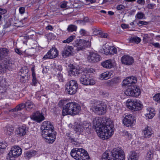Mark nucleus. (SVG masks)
Listing matches in <instances>:
<instances>
[{"instance_id":"f257e3e1","label":"nucleus","mask_w":160,"mask_h":160,"mask_svg":"<svg viewBox=\"0 0 160 160\" xmlns=\"http://www.w3.org/2000/svg\"><path fill=\"white\" fill-rule=\"evenodd\" d=\"M101 118H96L93 120L98 136L103 139H107L113 133L114 125L112 122H106L104 124Z\"/></svg>"},{"instance_id":"f03ea898","label":"nucleus","mask_w":160,"mask_h":160,"mask_svg":"<svg viewBox=\"0 0 160 160\" xmlns=\"http://www.w3.org/2000/svg\"><path fill=\"white\" fill-rule=\"evenodd\" d=\"M53 128L52 124L48 121L44 122L41 126L42 137L48 143H52L55 140L56 132L54 131Z\"/></svg>"},{"instance_id":"7ed1b4c3","label":"nucleus","mask_w":160,"mask_h":160,"mask_svg":"<svg viewBox=\"0 0 160 160\" xmlns=\"http://www.w3.org/2000/svg\"><path fill=\"white\" fill-rule=\"evenodd\" d=\"M125 160V156L123 150L119 148H115L111 151H106L102 155L101 160Z\"/></svg>"},{"instance_id":"20e7f679","label":"nucleus","mask_w":160,"mask_h":160,"mask_svg":"<svg viewBox=\"0 0 160 160\" xmlns=\"http://www.w3.org/2000/svg\"><path fill=\"white\" fill-rule=\"evenodd\" d=\"M80 110L81 107L78 104L75 102H69L63 108L62 114L64 116L67 114L74 116L78 114Z\"/></svg>"},{"instance_id":"39448f33","label":"nucleus","mask_w":160,"mask_h":160,"mask_svg":"<svg viewBox=\"0 0 160 160\" xmlns=\"http://www.w3.org/2000/svg\"><path fill=\"white\" fill-rule=\"evenodd\" d=\"M71 156L77 160H87L89 158L88 153L82 148H75L71 152Z\"/></svg>"},{"instance_id":"423d86ee","label":"nucleus","mask_w":160,"mask_h":160,"mask_svg":"<svg viewBox=\"0 0 160 160\" xmlns=\"http://www.w3.org/2000/svg\"><path fill=\"white\" fill-rule=\"evenodd\" d=\"M79 81L80 83L85 86L92 85L95 84V81L91 79L90 75L86 71H82L80 74Z\"/></svg>"},{"instance_id":"0eeeda50","label":"nucleus","mask_w":160,"mask_h":160,"mask_svg":"<svg viewBox=\"0 0 160 160\" xmlns=\"http://www.w3.org/2000/svg\"><path fill=\"white\" fill-rule=\"evenodd\" d=\"M78 88V84L76 81L71 80L66 85L65 91L68 94L74 95L77 92Z\"/></svg>"},{"instance_id":"6e6552de","label":"nucleus","mask_w":160,"mask_h":160,"mask_svg":"<svg viewBox=\"0 0 160 160\" xmlns=\"http://www.w3.org/2000/svg\"><path fill=\"white\" fill-rule=\"evenodd\" d=\"M127 103V107L134 111L140 110L143 108V105L141 102L138 100H129Z\"/></svg>"},{"instance_id":"1a4fd4ad","label":"nucleus","mask_w":160,"mask_h":160,"mask_svg":"<svg viewBox=\"0 0 160 160\" xmlns=\"http://www.w3.org/2000/svg\"><path fill=\"white\" fill-rule=\"evenodd\" d=\"M107 106L103 103L92 105L91 108L92 111L96 114L102 115L104 114L106 112Z\"/></svg>"},{"instance_id":"9d476101","label":"nucleus","mask_w":160,"mask_h":160,"mask_svg":"<svg viewBox=\"0 0 160 160\" xmlns=\"http://www.w3.org/2000/svg\"><path fill=\"white\" fill-rule=\"evenodd\" d=\"M91 43L89 40H77L75 41L74 46L76 48L75 50L77 51L83 50L86 48L89 47L91 46Z\"/></svg>"},{"instance_id":"9b49d317","label":"nucleus","mask_w":160,"mask_h":160,"mask_svg":"<svg viewBox=\"0 0 160 160\" xmlns=\"http://www.w3.org/2000/svg\"><path fill=\"white\" fill-rule=\"evenodd\" d=\"M22 150L18 146H14L12 147L7 156L8 160H14V158L18 157L21 155Z\"/></svg>"},{"instance_id":"f8f14e48","label":"nucleus","mask_w":160,"mask_h":160,"mask_svg":"<svg viewBox=\"0 0 160 160\" xmlns=\"http://www.w3.org/2000/svg\"><path fill=\"white\" fill-rule=\"evenodd\" d=\"M125 94L130 97H137L141 94V91L139 88L131 86L128 88L124 92Z\"/></svg>"},{"instance_id":"ddd939ff","label":"nucleus","mask_w":160,"mask_h":160,"mask_svg":"<svg viewBox=\"0 0 160 160\" xmlns=\"http://www.w3.org/2000/svg\"><path fill=\"white\" fill-rule=\"evenodd\" d=\"M58 51L56 48H52L43 58V59H53L56 58L58 55Z\"/></svg>"},{"instance_id":"4468645a","label":"nucleus","mask_w":160,"mask_h":160,"mask_svg":"<svg viewBox=\"0 0 160 160\" xmlns=\"http://www.w3.org/2000/svg\"><path fill=\"white\" fill-rule=\"evenodd\" d=\"M31 118L38 122H40L44 120L45 117L43 113L37 111L33 113Z\"/></svg>"},{"instance_id":"2eb2a0df","label":"nucleus","mask_w":160,"mask_h":160,"mask_svg":"<svg viewBox=\"0 0 160 160\" xmlns=\"http://www.w3.org/2000/svg\"><path fill=\"white\" fill-rule=\"evenodd\" d=\"M134 121V117L131 114L126 115L123 120V124L127 127L132 126Z\"/></svg>"},{"instance_id":"dca6fc26","label":"nucleus","mask_w":160,"mask_h":160,"mask_svg":"<svg viewBox=\"0 0 160 160\" xmlns=\"http://www.w3.org/2000/svg\"><path fill=\"white\" fill-rule=\"evenodd\" d=\"M121 61L122 64L126 65H130L134 62V60L132 57L129 55H124L121 58Z\"/></svg>"},{"instance_id":"f3484780","label":"nucleus","mask_w":160,"mask_h":160,"mask_svg":"<svg viewBox=\"0 0 160 160\" xmlns=\"http://www.w3.org/2000/svg\"><path fill=\"white\" fill-rule=\"evenodd\" d=\"M100 56L98 53L91 52L88 57L89 62L92 63L99 62L101 59Z\"/></svg>"},{"instance_id":"a211bd4d","label":"nucleus","mask_w":160,"mask_h":160,"mask_svg":"<svg viewBox=\"0 0 160 160\" xmlns=\"http://www.w3.org/2000/svg\"><path fill=\"white\" fill-rule=\"evenodd\" d=\"M73 50V48L72 46H66L62 51V57L65 58L71 55Z\"/></svg>"},{"instance_id":"6ab92c4d","label":"nucleus","mask_w":160,"mask_h":160,"mask_svg":"<svg viewBox=\"0 0 160 160\" xmlns=\"http://www.w3.org/2000/svg\"><path fill=\"white\" fill-rule=\"evenodd\" d=\"M69 67L70 69L68 71V73L70 76H75L76 74H81L82 71L79 70L77 67H76L72 64H70Z\"/></svg>"},{"instance_id":"aec40b11","label":"nucleus","mask_w":160,"mask_h":160,"mask_svg":"<svg viewBox=\"0 0 160 160\" xmlns=\"http://www.w3.org/2000/svg\"><path fill=\"white\" fill-rule=\"evenodd\" d=\"M13 66V65L12 64H7V62L1 63L0 64V74L4 73L7 69L9 70H11Z\"/></svg>"},{"instance_id":"412c9836","label":"nucleus","mask_w":160,"mask_h":160,"mask_svg":"<svg viewBox=\"0 0 160 160\" xmlns=\"http://www.w3.org/2000/svg\"><path fill=\"white\" fill-rule=\"evenodd\" d=\"M137 81L136 78L132 76L131 77L127 78L123 80L122 82L123 85H130L131 84H134Z\"/></svg>"},{"instance_id":"4be33fe9","label":"nucleus","mask_w":160,"mask_h":160,"mask_svg":"<svg viewBox=\"0 0 160 160\" xmlns=\"http://www.w3.org/2000/svg\"><path fill=\"white\" fill-rule=\"evenodd\" d=\"M142 134L145 138H149L153 133V132L149 127L147 126L142 131Z\"/></svg>"},{"instance_id":"5701e85b","label":"nucleus","mask_w":160,"mask_h":160,"mask_svg":"<svg viewBox=\"0 0 160 160\" xmlns=\"http://www.w3.org/2000/svg\"><path fill=\"white\" fill-rule=\"evenodd\" d=\"M4 131L5 134L10 136L14 132V128L12 125H8L4 128Z\"/></svg>"},{"instance_id":"b1692460","label":"nucleus","mask_w":160,"mask_h":160,"mask_svg":"<svg viewBox=\"0 0 160 160\" xmlns=\"http://www.w3.org/2000/svg\"><path fill=\"white\" fill-rule=\"evenodd\" d=\"M28 129L26 126H22L19 127L17 131V134L20 136L25 135Z\"/></svg>"},{"instance_id":"393cba45","label":"nucleus","mask_w":160,"mask_h":160,"mask_svg":"<svg viewBox=\"0 0 160 160\" xmlns=\"http://www.w3.org/2000/svg\"><path fill=\"white\" fill-rule=\"evenodd\" d=\"M101 65L104 68L108 69L111 68L113 65L112 60L111 59H108L102 62Z\"/></svg>"},{"instance_id":"a878e982","label":"nucleus","mask_w":160,"mask_h":160,"mask_svg":"<svg viewBox=\"0 0 160 160\" xmlns=\"http://www.w3.org/2000/svg\"><path fill=\"white\" fill-rule=\"evenodd\" d=\"M145 115L147 119H151L155 115L154 110L150 108L147 109Z\"/></svg>"},{"instance_id":"bb28decb","label":"nucleus","mask_w":160,"mask_h":160,"mask_svg":"<svg viewBox=\"0 0 160 160\" xmlns=\"http://www.w3.org/2000/svg\"><path fill=\"white\" fill-rule=\"evenodd\" d=\"M25 108L28 111H30L31 110H33L35 109V108L33 102L29 100H28L25 102Z\"/></svg>"},{"instance_id":"cd10ccee","label":"nucleus","mask_w":160,"mask_h":160,"mask_svg":"<svg viewBox=\"0 0 160 160\" xmlns=\"http://www.w3.org/2000/svg\"><path fill=\"white\" fill-rule=\"evenodd\" d=\"M119 82H120V78L119 77H116L108 81L107 83L108 85L113 86L118 83Z\"/></svg>"},{"instance_id":"c85d7f7f","label":"nucleus","mask_w":160,"mask_h":160,"mask_svg":"<svg viewBox=\"0 0 160 160\" xmlns=\"http://www.w3.org/2000/svg\"><path fill=\"white\" fill-rule=\"evenodd\" d=\"M6 82L5 79L0 78V93L3 92L5 91Z\"/></svg>"},{"instance_id":"c756f323","label":"nucleus","mask_w":160,"mask_h":160,"mask_svg":"<svg viewBox=\"0 0 160 160\" xmlns=\"http://www.w3.org/2000/svg\"><path fill=\"white\" fill-rule=\"evenodd\" d=\"M25 108V104L21 103L18 105L15 108L9 110V112H15L21 110Z\"/></svg>"},{"instance_id":"7c9ffc66","label":"nucleus","mask_w":160,"mask_h":160,"mask_svg":"<svg viewBox=\"0 0 160 160\" xmlns=\"http://www.w3.org/2000/svg\"><path fill=\"white\" fill-rule=\"evenodd\" d=\"M8 50L6 48H0V60L7 56L8 54Z\"/></svg>"},{"instance_id":"2f4dec72","label":"nucleus","mask_w":160,"mask_h":160,"mask_svg":"<svg viewBox=\"0 0 160 160\" xmlns=\"http://www.w3.org/2000/svg\"><path fill=\"white\" fill-rule=\"evenodd\" d=\"M138 154L135 151H133L130 154L128 160H138Z\"/></svg>"},{"instance_id":"473e14b6","label":"nucleus","mask_w":160,"mask_h":160,"mask_svg":"<svg viewBox=\"0 0 160 160\" xmlns=\"http://www.w3.org/2000/svg\"><path fill=\"white\" fill-rule=\"evenodd\" d=\"M82 124V127L84 128L83 131L86 129L87 132L89 133L90 132V129H91V124L87 121H84L83 122Z\"/></svg>"},{"instance_id":"72a5a7b5","label":"nucleus","mask_w":160,"mask_h":160,"mask_svg":"<svg viewBox=\"0 0 160 160\" xmlns=\"http://www.w3.org/2000/svg\"><path fill=\"white\" fill-rule=\"evenodd\" d=\"M110 72H105L101 74L99 77L101 80H107L110 78Z\"/></svg>"},{"instance_id":"f704fd0d","label":"nucleus","mask_w":160,"mask_h":160,"mask_svg":"<svg viewBox=\"0 0 160 160\" xmlns=\"http://www.w3.org/2000/svg\"><path fill=\"white\" fill-rule=\"evenodd\" d=\"M36 152L34 150L28 151L26 152L25 157L29 158L36 155Z\"/></svg>"},{"instance_id":"c9c22d12","label":"nucleus","mask_w":160,"mask_h":160,"mask_svg":"<svg viewBox=\"0 0 160 160\" xmlns=\"http://www.w3.org/2000/svg\"><path fill=\"white\" fill-rule=\"evenodd\" d=\"M83 127H82V124H79L77 125L75 128L76 132L81 133L83 131Z\"/></svg>"},{"instance_id":"e433bc0d","label":"nucleus","mask_w":160,"mask_h":160,"mask_svg":"<svg viewBox=\"0 0 160 160\" xmlns=\"http://www.w3.org/2000/svg\"><path fill=\"white\" fill-rule=\"evenodd\" d=\"M6 143L0 142V156L3 154L4 149L7 147Z\"/></svg>"},{"instance_id":"4c0bfd02","label":"nucleus","mask_w":160,"mask_h":160,"mask_svg":"<svg viewBox=\"0 0 160 160\" xmlns=\"http://www.w3.org/2000/svg\"><path fill=\"white\" fill-rule=\"evenodd\" d=\"M77 27L71 24L68 26L67 30L69 32H72L76 31Z\"/></svg>"},{"instance_id":"58836bf2","label":"nucleus","mask_w":160,"mask_h":160,"mask_svg":"<svg viewBox=\"0 0 160 160\" xmlns=\"http://www.w3.org/2000/svg\"><path fill=\"white\" fill-rule=\"evenodd\" d=\"M28 70L26 67H24L20 70L19 74L21 73V74H24L26 76H28Z\"/></svg>"},{"instance_id":"ea45409f","label":"nucleus","mask_w":160,"mask_h":160,"mask_svg":"<svg viewBox=\"0 0 160 160\" xmlns=\"http://www.w3.org/2000/svg\"><path fill=\"white\" fill-rule=\"evenodd\" d=\"M141 39L138 37H131L130 41L131 42H135L138 43L141 42Z\"/></svg>"},{"instance_id":"a19ab883","label":"nucleus","mask_w":160,"mask_h":160,"mask_svg":"<svg viewBox=\"0 0 160 160\" xmlns=\"http://www.w3.org/2000/svg\"><path fill=\"white\" fill-rule=\"evenodd\" d=\"M75 37L74 35H72L69 37L66 40L62 41L63 43H69V42L72 41L73 39L75 38Z\"/></svg>"},{"instance_id":"79ce46f5","label":"nucleus","mask_w":160,"mask_h":160,"mask_svg":"<svg viewBox=\"0 0 160 160\" xmlns=\"http://www.w3.org/2000/svg\"><path fill=\"white\" fill-rule=\"evenodd\" d=\"M109 55H113L117 52V49L114 47H109Z\"/></svg>"},{"instance_id":"37998d69","label":"nucleus","mask_w":160,"mask_h":160,"mask_svg":"<svg viewBox=\"0 0 160 160\" xmlns=\"http://www.w3.org/2000/svg\"><path fill=\"white\" fill-rule=\"evenodd\" d=\"M32 85L35 86L36 84L37 83V80L36 79V78L35 77V74L34 72H32Z\"/></svg>"},{"instance_id":"c03bdc74","label":"nucleus","mask_w":160,"mask_h":160,"mask_svg":"<svg viewBox=\"0 0 160 160\" xmlns=\"http://www.w3.org/2000/svg\"><path fill=\"white\" fill-rule=\"evenodd\" d=\"M153 99L157 102L160 103V93L156 94L153 97Z\"/></svg>"},{"instance_id":"a18cd8bd","label":"nucleus","mask_w":160,"mask_h":160,"mask_svg":"<svg viewBox=\"0 0 160 160\" xmlns=\"http://www.w3.org/2000/svg\"><path fill=\"white\" fill-rule=\"evenodd\" d=\"M144 16V14L141 12H138L136 15L135 17L138 19H141L143 18Z\"/></svg>"},{"instance_id":"49530a36","label":"nucleus","mask_w":160,"mask_h":160,"mask_svg":"<svg viewBox=\"0 0 160 160\" xmlns=\"http://www.w3.org/2000/svg\"><path fill=\"white\" fill-rule=\"evenodd\" d=\"M153 156V154L152 151H150L147 153L146 157L147 158H148L149 160V159H151L152 158Z\"/></svg>"},{"instance_id":"de8ad7c7","label":"nucleus","mask_w":160,"mask_h":160,"mask_svg":"<svg viewBox=\"0 0 160 160\" xmlns=\"http://www.w3.org/2000/svg\"><path fill=\"white\" fill-rule=\"evenodd\" d=\"M148 24V22L142 21H139L138 22H137V25L139 26L140 27L142 25H147Z\"/></svg>"},{"instance_id":"09e8293b","label":"nucleus","mask_w":160,"mask_h":160,"mask_svg":"<svg viewBox=\"0 0 160 160\" xmlns=\"http://www.w3.org/2000/svg\"><path fill=\"white\" fill-rule=\"evenodd\" d=\"M12 19H8L7 22L6 23L4 26V28H7L9 27L11 24Z\"/></svg>"},{"instance_id":"8fccbe9b","label":"nucleus","mask_w":160,"mask_h":160,"mask_svg":"<svg viewBox=\"0 0 160 160\" xmlns=\"http://www.w3.org/2000/svg\"><path fill=\"white\" fill-rule=\"evenodd\" d=\"M57 77L59 81L62 82L64 81V78L62 74L60 73H59L57 75Z\"/></svg>"},{"instance_id":"3c124183","label":"nucleus","mask_w":160,"mask_h":160,"mask_svg":"<svg viewBox=\"0 0 160 160\" xmlns=\"http://www.w3.org/2000/svg\"><path fill=\"white\" fill-rule=\"evenodd\" d=\"M103 51L104 52V53L106 55H108L109 54V47H105L104 48H103Z\"/></svg>"},{"instance_id":"603ef678","label":"nucleus","mask_w":160,"mask_h":160,"mask_svg":"<svg viewBox=\"0 0 160 160\" xmlns=\"http://www.w3.org/2000/svg\"><path fill=\"white\" fill-rule=\"evenodd\" d=\"M125 8V6L122 4L118 5L117 7V9L118 10H123Z\"/></svg>"},{"instance_id":"864d4df0","label":"nucleus","mask_w":160,"mask_h":160,"mask_svg":"<svg viewBox=\"0 0 160 160\" xmlns=\"http://www.w3.org/2000/svg\"><path fill=\"white\" fill-rule=\"evenodd\" d=\"M80 33L82 35H85L87 34V31L84 29H81L80 31Z\"/></svg>"},{"instance_id":"5fc2aeb1","label":"nucleus","mask_w":160,"mask_h":160,"mask_svg":"<svg viewBox=\"0 0 160 160\" xmlns=\"http://www.w3.org/2000/svg\"><path fill=\"white\" fill-rule=\"evenodd\" d=\"M67 7V2H62L61 3L60 7L61 8H66Z\"/></svg>"},{"instance_id":"6e6d98bb","label":"nucleus","mask_w":160,"mask_h":160,"mask_svg":"<svg viewBox=\"0 0 160 160\" xmlns=\"http://www.w3.org/2000/svg\"><path fill=\"white\" fill-rule=\"evenodd\" d=\"M108 34L107 33H103L102 32V33L100 36L99 37L102 38H108Z\"/></svg>"},{"instance_id":"4d7b16f0","label":"nucleus","mask_w":160,"mask_h":160,"mask_svg":"<svg viewBox=\"0 0 160 160\" xmlns=\"http://www.w3.org/2000/svg\"><path fill=\"white\" fill-rule=\"evenodd\" d=\"M25 8L23 7H21L19 9V12L20 14H22L24 13Z\"/></svg>"},{"instance_id":"13d9d810","label":"nucleus","mask_w":160,"mask_h":160,"mask_svg":"<svg viewBox=\"0 0 160 160\" xmlns=\"http://www.w3.org/2000/svg\"><path fill=\"white\" fill-rule=\"evenodd\" d=\"M15 51L19 55H21L22 54V51L20 50L18 48H16L15 49Z\"/></svg>"},{"instance_id":"bf43d9fd","label":"nucleus","mask_w":160,"mask_h":160,"mask_svg":"<svg viewBox=\"0 0 160 160\" xmlns=\"http://www.w3.org/2000/svg\"><path fill=\"white\" fill-rule=\"evenodd\" d=\"M92 30L93 31V33L95 34L97 32H98L100 30L97 28L96 27H94L92 28Z\"/></svg>"},{"instance_id":"052dcab7","label":"nucleus","mask_w":160,"mask_h":160,"mask_svg":"<svg viewBox=\"0 0 160 160\" xmlns=\"http://www.w3.org/2000/svg\"><path fill=\"white\" fill-rule=\"evenodd\" d=\"M7 12V10L5 9H3L0 8V14H4Z\"/></svg>"},{"instance_id":"680f3d73","label":"nucleus","mask_w":160,"mask_h":160,"mask_svg":"<svg viewBox=\"0 0 160 160\" xmlns=\"http://www.w3.org/2000/svg\"><path fill=\"white\" fill-rule=\"evenodd\" d=\"M65 101L63 100H61L58 102V105L59 107L62 106L64 104Z\"/></svg>"},{"instance_id":"e2e57ef3","label":"nucleus","mask_w":160,"mask_h":160,"mask_svg":"<svg viewBox=\"0 0 160 160\" xmlns=\"http://www.w3.org/2000/svg\"><path fill=\"white\" fill-rule=\"evenodd\" d=\"M71 142L73 144L75 145H77L78 144V142L76 140L75 138H72Z\"/></svg>"},{"instance_id":"0e129e2a","label":"nucleus","mask_w":160,"mask_h":160,"mask_svg":"<svg viewBox=\"0 0 160 160\" xmlns=\"http://www.w3.org/2000/svg\"><path fill=\"white\" fill-rule=\"evenodd\" d=\"M155 5L154 4H149L148 5V8L149 9H152Z\"/></svg>"},{"instance_id":"69168bd1","label":"nucleus","mask_w":160,"mask_h":160,"mask_svg":"<svg viewBox=\"0 0 160 160\" xmlns=\"http://www.w3.org/2000/svg\"><path fill=\"white\" fill-rule=\"evenodd\" d=\"M121 26L123 29H126L129 28L128 25L126 24H122Z\"/></svg>"},{"instance_id":"338daca9","label":"nucleus","mask_w":160,"mask_h":160,"mask_svg":"<svg viewBox=\"0 0 160 160\" xmlns=\"http://www.w3.org/2000/svg\"><path fill=\"white\" fill-rule=\"evenodd\" d=\"M122 133H123L122 135L124 136H129V133L128 132L126 131H123L122 132Z\"/></svg>"},{"instance_id":"774afa93","label":"nucleus","mask_w":160,"mask_h":160,"mask_svg":"<svg viewBox=\"0 0 160 160\" xmlns=\"http://www.w3.org/2000/svg\"><path fill=\"white\" fill-rule=\"evenodd\" d=\"M152 45L154 46L156 48H159L160 45L158 43H152Z\"/></svg>"}]
</instances>
